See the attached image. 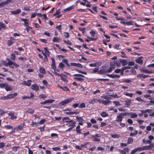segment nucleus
I'll return each mask as SVG.
<instances>
[{
	"instance_id": "nucleus-51",
	"label": "nucleus",
	"mask_w": 154,
	"mask_h": 154,
	"mask_svg": "<svg viewBox=\"0 0 154 154\" xmlns=\"http://www.w3.org/2000/svg\"><path fill=\"white\" fill-rule=\"evenodd\" d=\"M5 127L6 129H11L13 128V127L9 125H6L5 126Z\"/></svg>"
},
{
	"instance_id": "nucleus-13",
	"label": "nucleus",
	"mask_w": 154,
	"mask_h": 154,
	"mask_svg": "<svg viewBox=\"0 0 154 154\" xmlns=\"http://www.w3.org/2000/svg\"><path fill=\"white\" fill-rule=\"evenodd\" d=\"M13 88L12 86L8 85L7 84L5 88V89L7 91H11L13 89Z\"/></svg>"
},
{
	"instance_id": "nucleus-2",
	"label": "nucleus",
	"mask_w": 154,
	"mask_h": 154,
	"mask_svg": "<svg viewBox=\"0 0 154 154\" xmlns=\"http://www.w3.org/2000/svg\"><path fill=\"white\" fill-rule=\"evenodd\" d=\"M103 97L104 98L106 99L107 100H99V102L102 103L105 105H107L109 104L111 102V101L109 100L110 99H111V97Z\"/></svg>"
},
{
	"instance_id": "nucleus-12",
	"label": "nucleus",
	"mask_w": 154,
	"mask_h": 154,
	"mask_svg": "<svg viewBox=\"0 0 154 154\" xmlns=\"http://www.w3.org/2000/svg\"><path fill=\"white\" fill-rule=\"evenodd\" d=\"M21 12V10L20 9H17L16 10L11 11V13L12 14H17L20 13Z\"/></svg>"
},
{
	"instance_id": "nucleus-31",
	"label": "nucleus",
	"mask_w": 154,
	"mask_h": 154,
	"mask_svg": "<svg viewBox=\"0 0 154 154\" xmlns=\"http://www.w3.org/2000/svg\"><path fill=\"white\" fill-rule=\"evenodd\" d=\"M122 81L123 82L127 83H129L131 82V80L129 79H122Z\"/></svg>"
},
{
	"instance_id": "nucleus-43",
	"label": "nucleus",
	"mask_w": 154,
	"mask_h": 154,
	"mask_svg": "<svg viewBox=\"0 0 154 154\" xmlns=\"http://www.w3.org/2000/svg\"><path fill=\"white\" fill-rule=\"evenodd\" d=\"M137 114L135 113H131V117L132 118H135L137 117Z\"/></svg>"
},
{
	"instance_id": "nucleus-32",
	"label": "nucleus",
	"mask_w": 154,
	"mask_h": 154,
	"mask_svg": "<svg viewBox=\"0 0 154 154\" xmlns=\"http://www.w3.org/2000/svg\"><path fill=\"white\" fill-rule=\"evenodd\" d=\"M15 55L13 53H12L11 54L10 59L13 61H15Z\"/></svg>"
},
{
	"instance_id": "nucleus-37",
	"label": "nucleus",
	"mask_w": 154,
	"mask_h": 154,
	"mask_svg": "<svg viewBox=\"0 0 154 154\" xmlns=\"http://www.w3.org/2000/svg\"><path fill=\"white\" fill-rule=\"evenodd\" d=\"M0 27L1 28V29H3L4 30H5L6 29L5 25L2 22H0Z\"/></svg>"
},
{
	"instance_id": "nucleus-11",
	"label": "nucleus",
	"mask_w": 154,
	"mask_h": 154,
	"mask_svg": "<svg viewBox=\"0 0 154 154\" xmlns=\"http://www.w3.org/2000/svg\"><path fill=\"white\" fill-rule=\"evenodd\" d=\"M140 71L141 72H144L146 73H152L153 72L152 71H149L145 69L141 68Z\"/></svg>"
},
{
	"instance_id": "nucleus-33",
	"label": "nucleus",
	"mask_w": 154,
	"mask_h": 154,
	"mask_svg": "<svg viewBox=\"0 0 154 154\" xmlns=\"http://www.w3.org/2000/svg\"><path fill=\"white\" fill-rule=\"evenodd\" d=\"M138 151H142L146 150L145 146H143L141 147L137 148Z\"/></svg>"
},
{
	"instance_id": "nucleus-30",
	"label": "nucleus",
	"mask_w": 154,
	"mask_h": 154,
	"mask_svg": "<svg viewBox=\"0 0 154 154\" xmlns=\"http://www.w3.org/2000/svg\"><path fill=\"white\" fill-rule=\"evenodd\" d=\"M114 69V66H113L111 65L110 67L109 68V69L106 70V72H111L113 69Z\"/></svg>"
},
{
	"instance_id": "nucleus-56",
	"label": "nucleus",
	"mask_w": 154,
	"mask_h": 154,
	"mask_svg": "<svg viewBox=\"0 0 154 154\" xmlns=\"http://www.w3.org/2000/svg\"><path fill=\"white\" fill-rule=\"evenodd\" d=\"M51 67L52 69L54 70V71L55 72L56 70L55 63H52L51 64Z\"/></svg>"
},
{
	"instance_id": "nucleus-19",
	"label": "nucleus",
	"mask_w": 154,
	"mask_h": 154,
	"mask_svg": "<svg viewBox=\"0 0 154 154\" xmlns=\"http://www.w3.org/2000/svg\"><path fill=\"white\" fill-rule=\"evenodd\" d=\"M100 115L103 117H105L109 116L108 114L105 112H103L101 113Z\"/></svg>"
},
{
	"instance_id": "nucleus-23",
	"label": "nucleus",
	"mask_w": 154,
	"mask_h": 154,
	"mask_svg": "<svg viewBox=\"0 0 154 154\" xmlns=\"http://www.w3.org/2000/svg\"><path fill=\"white\" fill-rule=\"evenodd\" d=\"M22 21L24 22V25L26 26H28L29 23L28 22V20L26 19L22 18L21 19Z\"/></svg>"
},
{
	"instance_id": "nucleus-57",
	"label": "nucleus",
	"mask_w": 154,
	"mask_h": 154,
	"mask_svg": "<svg viewBox=\"0 0 154 154\" xmlns=\"http://www.w3.org/2000/svg\"><path fill=\"white\" fill-rule=\"evenodd\" d=\"M62 120L64 122H65V121H69V120H71L68 117H65L63 118L62 119Z\"/></svg>"
},
{
	"instance_id": "nucleus-3",
	"label": "nucleus",
	"mask_w": 154,
	"mask_h": 154,
	"mask_svg": "<svg viewBox=\"0 0 154 154\" xmlns=\"http://www.w3.org/2000/svg\"><path fill=\"white\" fill-rule=\"evenodd\" d=\"M101 134H97L94 135H92L91 137L90 138V139L93 138V141L94 142H99L100 141V139L98 138H100L101 137Z\"/></svg>"
},
{
	"instance_id": "nucleus-25",
	"label": "nucleus",
	"mask_w": 154,
	"mask_h": 154,
	"mask_svg": "<svg viewBox=\"0 0 154 154\" xmlns=\"http://www.w3.org/2000/svg\"><path fill=\"white\" fill-rule=\"evenodd\" d=\"M14 97H0V99L2 100H5L13 98Z\"/></svg>"
},
{
	"instance_id": "nucleus-50",
	"label": "nucleus",
	"mask_w": 154,
	"mask_h": 154,
	"mask_svg": "<svg viewBox=\"0 0 154 154\" xmlns=\"http://www.w3.org/2000/svg\"><path fill=\"white\" fill-rule=\"evenodd\" d=\"M111 137L114 138H117L119 137V135L118 134H113L111 135Z\"/></svg>"
},
{
	"instance_id": "nucleus-4",
	"label": "nucleus",
	"mask_w": 154,
	"mask_h": 154,
	"mask_svg": "<svg viewBox=\"0 0 154 154\" xmlns=\"http://www.w3.org/2000/svg\"><path fill=\"white\" fill-rule=\"evenodd\" d=\"M65 122L67 123L66 124V125L72 128H74L75 127L76 122L74 120H71L69 121H66Z\"/></svg>"
},
{
	"instance_id": "nucleus-34",
	"label": "nucleus",
	"mask_w": 154,
	"mask_h": 154,
	"mask_svg": "<svg viewBox=\"0 0 154 154\" xmlns=\"http://www.w3.org/2000/svg\"><path fill=\"white\" fill-rule=\"evenodd\" d=\"M133 142V139L131 137H129L128 138L127 141V144H129Z\"/></svg>"
},
{
	"instance_id": "nucleus-52",
	"label": "nucleus",
	"mask_w": 154,
	"mask_h": 154,
	"mask_svg": "<svg viewBox=\"0 0 154 154\" xmlns=\"http://www.w3.org/2000/svg\"><path fill=\"white\" fill-rule=\"evenodd\" d=\"M91 36L92 37H94L95 35V32L94 31H91L89 32Z\"/></svg>"
},
{
	"instance_id": "nucleus-38",
	"label": "nucleus",
	"mask_w": 154,
	"mask_h": 154,
	"mask_svg": "<svg viewBox=\"0 0 154 154\" xmlns=\"http://www.w3.org/2000/svg\"><path fill=\"white\" fill-rule=\"evenodd\" d=\"M62 62L66 64L67 66L68 67H69L70 65L68 63L67 60L65 59H64L62 60Z\"/></svg>"
},
{
	"instance_id": "nucleus-18",
	"label": "nucleus",
	"mask_w": 154,
	"mask_h": 154,
	"mask_svg": "<svg viewBox=\"0 0 154 154\" xmlns=\"http://www.w3.org/2000/svg\"><path fill=\"white\" fill-rule=\"evenodd\" d=\"M80 126L79 125H78L76 127V131L77 133L80 134L81 133L82 130L80 128Z\"/></svg>"
},
{
	"instance_id": "nucleus-46",
	"label": "nucleus",
	"mask_w": 154,
	"mask_h": 154,
	"mask_svg": "<svg viewBox=\"0 0 154 154\" xmlns=\"http://www.w3.org/2000/svg\"><path fill=\"white\" fill-rule=\"evenodd\" d=\"M7 84L6 83H3L0 84V87L1 88H5Z\"/></svg>"
},
{
	"instance_id": "nucleus-7",
	"label": "nucleus",
	"mask_w": 154,
	"mask_h": 154,
	"mask_svg": "<svg viewBox=\"0 0 154 154\" xmlns=\"http://www.w3.org/2000/svg\"><path fill=\"white\" fill-rule=\"evenodd\" d=\"M55 101L53 100H47L44 101H42L40 103L41 104H44L47 103H51Z\"/></svg>"
},
{
	"instance_id": "nucleus-36",
	"label": "nucleus",
	"mask_w": 154,
	"mask_h": 154,
	"mask_svg": "<svg viewBox=\"0 0 154 154\" xmlns=\"http://www.w3.org/2000/svg\"><path fill=\"white\" fill-rule=\"evenodd\" d=\"M121 62L122 64V66H125L128 64V62L126 60H121Z\"/></svg>"
},
{
	"instance_id": "nucleus-1",
	"label": "nucleus",
	"mask_w": 154,
	"mask_h": 154,
	"mask_svg": "<svg viewBox=\"0 0 154 154\" xmlns=\"http://www.w3.org/2000/svg\"><path fill=\"white\" fill-rule=\"evenodd\" d=\"M7 61L8 62H7L5 60H3L2 61V63L5 66H11V67L12 68H13L14 67L17 68L19 66V65L16 64L15 62L11 60L10 59L8 58L6 59Z\"/></svg>"
},
{
	"instance_id": "nucleus-29",
	"label": "nucleus",
	"mask_w": 154,
	"mask_h": 154,
	"mask_svg": "<svg viewBox=\"0 0 154 154\" xmlns=\"http://www.w3.org/2000/svg\"><path fill=\"white\" fill-rule=\"evenodd\" d=\"M74 8V6H71L64 9V11L65 12L68 11Z\"/></svg>"
},
{
	"instance_id": "nucleus-53",
	"label": "nucleus",
	"mask_w": 154,
	"mask_h": 154,
	"mask_svg": "<svg viewBox=\"0 0 154 154\" xmlns=\"http://www.w3.org/2000/svg\"><path fill=\"white\" fill-rule=\"evenodd\" d=\"M23 126L21 125H19L17 127V130L21 131L23 129Z\"/></svg>"
},
{
	"instance_id": "nucleus-27",
	"label": "nucleus",
	"mask_w": 154,
	"mask_h": 154,
	"mask_svg": "<svg viewBox=\"0 0 154 154\" xmlns=\"http://www.w3.org/2000/svg\"><path fill=\"white\" fill-rule=\"evenodd\" d=\"M86 107V105L85 103H79V108H82Z\"/></svg>"
},
{
	"instance_id": "nucleus-24",
	"label": "nucleus",
	"mask_w": 154,
	"mask_h": 154,
	"mask_svg": "<svg viewBox=\"0 0 154 154\" xmlns=\"http://www.w3.org/2000/svg\"><path fill=\"white\" fill-rule=\"evenodd\" d=\"M39 71L40 72L43 74H45L46 72L45 70V69L42 67H40L39 68Z\"/></svg>"
},
{
	"instance_id": "nucleus-8",
	"label": "nucleus",
	"mask_w": 154,
	"mask_h": 154,
	"mask_svg": "<svg viewBox=\"0 0 154 154\" xmlns=\"http://www.w3.org/2000/svg\"><path fill=\"white\" fill-rule=\"evenodd\" d=\"M32 82V81L31 80H29L27 81H23V82L22 84L28 86H29L31 85L30 82Z\"/></svg>"
},
{
	"instance_id": "nucleus-10",
	"label": "nucleus",
	"mask_w": 154,
	"mask_h": 154,
	"mask_svg": "<svg viewBox=\"0 0 154 154\" xmlns=\"http://www.w3.org/2000/svg\"><path fill=\"white\" fill-rule=\"evenodd\" d=\"M145 149L146 150H149L152 149V148L154 147V144L153 143H151L150 144L147 146H145Z\"/></svg>"
},
{
	"instance_id": "nucleus-45",
	"label": "nucleus",
	"mask_w": 154,
	"mask_h": 154,
	"mask_svg": "<svg viewBox=\"0 0 154 154\" xmlns=\"http://www.w3.org/2000/svg\"><path fill=\"white\" fill-rule=\"evenodd\" d=\"M73 76L75 77H81L83 78L85 77V76L84 75L81 74H74L73 75Z\"/></svg>"
},
{
	"instance_id": "nucleus-28",
	"label": "nucleus",
	"mask_w": 154,
	"mask_h": 154,
	"mask_svg": "<svg viewBox=\"0 0 154 154\" xmlns=\"http://www.w3.org/2000/svg\"><path fill=\"white\" fill-rule=\"evenodd\" d=\"M74 79L76 80L77 81L83 82V81L84 79L82 78L79 77H75L73 78Z\"/></svg>"
},
{
	"instance_id": "nucleus-17",
	"label": "nucleus",
	"mask_w": 154,
	"mask_h": 154,
	"mask_svg": "<svg viewBox=\"0 0 154 154\" xmlns=\"http://www.w3.org/2000/svg\"><path fill=\"white\" fill-rule=\"evenodd\" d=\"M106 72V70L105 68H103L100 69L98 71V73L99 74H102L105 73Z\"/></svg>"
},
{
	"instance_id": "nucleus-44",
	"label": "nucleus",
	"mask_w": 154,
	"mask_h": 154,
	"mask_svg": "<svg viewBox=\"0 0 154 154\" xmlns=\"http://www.w3.org/2000/svg\"><path fill=\"white\" fill-rule=\"evenodd\" d=\"M87 38H88L89 40H90V41H95L97 39V38H94L92 37H90L89 36L87 35Z\"/></svg>"
},
{
	"instance_id": "nucleus-41",
	"label": "nucleus",
	"mask_w": 154,
	"mask_h": 154,
	"mask_svg": "<svg viewBox=\"0 0 154 154\" xmlns=\"http://www.w3.org/2000/svg\"><path fill=\"white\" fill-rule=\"evenodd\" d=\"M34 110L30 109H28L27 111V112L32 114L34 112Z\"/></svg>"
},
{
	"instance_id": "nucleus-63",
	"label": "nucleus",
	"mask_w": 154,
	"mask_h": 154,
	"mask_svg": "<svg viewBox=\"0 0 154 154\" xmlns=\"http://www.w3.org/2000/svg\"><path fill=\"white\" fill-rule=\"evenodd\" d=\"M5 145V144L3 142L0 143V149H2L4 147Z\"/></svg>"
},
{
	"instance_id": "nucleus-49",
	"label": "nucleus",
	"mask_w": 154,
	"mask_h": 154,
	"mask_svg": "<svg viewBox=\"0 0 154 154\" xmlns=\"http://www.w3.org/2000/svg\"><path fill=\"white\" fill-rule=\"evenodd\" d=\"M31 127H34L38 125L37 123L36 122H32V123L31 124Z\"/></svg>"
},
{
	"instance_id": "nucleus-55",
	"label": "nucleus",
	"mask_w": 154,
	"mask_h": 154,
	"mask_svg": "<svg viewBox=\"0 0 154 154\" xmlns=\"http://www.w3.org/2000/svg\"><path fill=\"white\" fill-rule=\"evenodd\" d=\"M19 148V147L18 146H14L12 148V150L14 152H16L17 151V148Z\"/></svg>"
},
{
	"instance_id": "nucleus-21",
	"label": "nucleus",
	"mask_w": 154,
	"mask_h": 154,
	"mask_svg": "<svg viewBox=\"0 0 154 154\" xmlns=\"http://www.w3.org/2000/svg\"><path fill=\"white\" fill-rule=\"evenodd\" d=\"M136 62L140 64H142L143 63V61L141 59V57H139L136 60Z\"/></svg>"
},
{
	"instance_id": "nucleus-54",
	"label": "nucleus",
	"mask_w": 154,
	"mask_h": 154,
	"mask_svg": "<svg viewBox=\"0 0 154 154\" xmlns=\"http://www.w3.org/2000/svg\"><path fill=\"white\" fill-rule=\"evenodd\" d=\"M45 121V119H41L38 122V124L39 125H41L44 123Z\"/></svg>"
},
{
	"instance_id": "nucleus-64",
	"label": "nucleus",
	"mask_w": 154,
	"mask_h": 154,
	"mask_svg": "<svg viewBox=\"0 0 154 154\" xmlns=\"http://www.w3.org/2000/svg\"><path fill=\"white\" fill-rule=\"evenodd\" d=\"M118 151L120 152L121 154H126L125 152L123 150H121L120 149H118Z\"/></svg>"
},
{
	"instance_id": "nucleus-35",
	"label": "nucleus",
	"mask_w": 154,
	"mask_h": 154,
	"mask_svg": "<svg viewBox=\"0 0 154 154\" xmlns=\"http://www.w3.org/2000/svg\"><path fill=\"white\" fill-rule=\"evenodd\" d=\"M142 142L143 143H145V144H147V143L150 144L152 142V141L150 140H146L145 139H143L142 140Z\"/></svg>"
},
{
	"instance_id": "nucleus-22",
	"label": "nucleus",
	"mask_w": 154,
	"mask_h": 154,
	"mask_svg": "<svg viewBox=\"0 0 154 154\" xmlns=\"http://www.w3.org/2000/svg\"><path fill=\"white\" fill-rule=\"evenodd\" d=\"M76 119L78 120L79 123L83 122V121H85V120L82 118V117H79L78 116H77L76 117Z\"/></svg>"
},
{
	"instance_id": "nucleus-60",
	"label": "nucleus",
	"mask_w": 154,
	"mask_h": 154,
	"mask_svg": "<svg viewBox=\"0 0 154 154\" xmlns=\"http://www.w3.org/2000/svg\"><path fill=\"white\" fill-rule=\"evenodd\" d=\"M120 78L119 75L116 74H112V78Z\"/></svg>"
},
{
	"instance_id": "nucleus-26",
	"label": "nucleus",
	"mask_w": 154,
	"mask_h": 154,
	"mask_svg": "<svg viewBox=\"0 0 154 154\" xmlns=\"http://www.w3.org/2000/svg\"><path fill=\"white\" fill-rule=\"evenodd\" d=\"M52 41L54 42H60V39L59 38L54 37L53 38Z\"/></svg>"
},
{
	"instance_id": "nucleus-42",
	"label": "nucleus",
	"mask_w": 154,
	"mask_h": 154,
	"mask_svg": "<svg viewBox=\"0 0 154 154\" xmlns=\"http://www.w3.org/2000/svg\"><path fill=\"white\" fill-rule=\"evenodd\" d=\"M131 112H126L125 113H122L121 114L122 115H123L124 116H131Z\"/></svg>"
},
{
	"instance_id": "nucleus-16",
	"label": "nucleus",
	"mask_w": 154,
	"mask_h": 154,
	"mask_svg": "<svg viewBox=\"0 0 154 154\" xmlns=\"http://www.w3.org/2000/svg\"><path fill=\"white\" fill-rule=\"evenodd\" d=\"M8 115L9 116H11V119H16L17 118V117L16 116H14V113L12 112H10Z\"/></svg>"
},
{
	"instance_id": "nucleus-62",
	"label": "nucleus",
	"mask_w": 154,
	"mask_h": 154,
	"mask_svg": "<svg viewBox=\"0 0 154 154\" xmlns=\"http://www.w3.org/2000/svg\"><path fill=\"white\" fill-rule=\"evenodd\" d=\"M95 64L96 65V67L99 66L101 65L102 63L100 62H97L96 63H95Z\"/></svg>"
},
{
	"instance_id": "nucleus-48",
	"label": "nucleus",
	"mask_w": 154,
	"mask_h": 154,
	"mask_svg": "<svg viewBox=\"0 0 154 154\" xmlns=\"http://www.w3.org/2000/svg\"><path fill=\"white\" fill-rule=\"evenodd\" d=\"M75 70L77 71L79 73H82V74H84V75H87V74L86 72H83V71H81V70H78L77 69H75Z\"/></svg>"
},
{
	"instance_id": "nucleus-39",
	"label": "nucleus",
	"mask_w": 154,
	"mask_h": 154,
	"mask_svg": "<svg viewBox=\"0 0 154 154\" xmlns=\"http://www.w3.org/2000/svg\"><path fill=\"white\" fill-rule=\"evenodd\" d=\"M61 79L65 83H66L67 81L66 79V78L62 75L60 77Z\"/></svg>"
},
{
	"instance_id": "nucleus-59",
	"label": "nucleus",
	"mask_w": 154,
	"mask_h": 154,
	"mask_svg": "<svg viewBox=\"0 0 154 154\" xmlns=\"http://www.w3.org/2000/svg\"><path fill=\"white\" fill-rule=\"evenodd\" d=\"M90 122L93 124H96L97 123L96 120L94 119H91L90 120Z\"/></svg>"
},
{
	"instance_id": "nucleus-20",
	"label": "nucleus",
	"mask_w": 154,
	"mask_h": 154,
	"mask_svg": "<svg viewBox=\"0 0 154 154\" xmlns=\"http://www.w3.org/2000/svg\"><path fill=\"white\" fill-rule=\"evenodd\" d=\"M137 77L138 78H142L144 79L148 77L149 76L148 75H145L143 74H140L138 75L137 76Z\"/></svg>"
},
{
	"instance_id": "nucleus-58",
	"label": "nucleus",
	"mask_w": 154,
	"mask_h": 154,
	"mask_svg": "<svg viewBox=\"0 0 154 154\" xmlns=\"http://www.w3.org/2000/svg\"><path fill=\"white\" fill-rule=\"evenodd\" d=\"M138 151L137 148L134 149V150H132L131 153V154H134L135 152H137Z\"/></svg>"
},
{
	"instance_id": "nucleus-47",
	"label": "nucleus",
	"mask_w": 154,
	"mask_h": 154,
	"mask_svg": "<svg viewBox=\"0 0 154 154\" xmlns=\"http://www.w3.org/2000/svg\"><path fill=\"white\" fill-rule=\"evenodd\" d=\"M52 149L53 150L55 151L57 150L60 151L61 150L60 148L58 147H53L52 148Z\"/></svg>"
},
{
	"instance_id": "nucleus-15",
	"label": "nucleus",
	"mask_w": 154,
	"mask_h": 154,
	"mask_svg": "<svg viewBox=\"0 0 154 154\" xmlns=\"http://www.w3.org/2000/svg\"><path fill=\"white\" fill-rule=\"evenodd\" d=\"M65 66V65L64 64H63L61 62L59 64L58 67L60 69V70L62 71L63 70V68Z\"/></svg>"
},
{
	"instance_id": "nucleus-14",
	"label": "nucleus",
	"mask_w": 154,
	"mask_h": 154,
	"mask_svg": "<svg viewBox=\"0 0 154 154\" xmlns=\"http://www.w3.org/2000/svg\"><path fill=\"white\" fill-rule=\"evenodd\" d=\"M100 99H97L95 98H93L92 100L89 102V103L90 104H94V103H96L97 102H99V100Z\"/></svg>"
},
{
	"instance_id": "nucleus-40",
	"label": "nucleus",
	"mask_w": 154,
	"mask_h": 154,
	"mask_svg": "<svg viewBox=\"0 0 154 154\" xmlns=\"http://www.w3.org/2000/svg\"><path fill=\"white\" fill-rule=\"evenodd\" d=\"M131 103V101L130 100H128L125 101V106L127 107L130 105Z\"/></svg>"
},
{
	"instance_id": "nucleus-9",
	"label": "nucleus",
	"mask_w": 154,
	"mask_h": 154,
	"mask_svg": "<svg viewBox=\"0 0 154 154\" xmlns=\"http://www.w3.org/2000/svg\"><path fill=\"white\" fill-rule=\"evenodd\" d=\"M31 88L35 91H37L39 89V87L38 85L35 84L32 85L31 87Z\"/></svg>"
},
{
	"instance_id": "nucleus-61",
	"label": "nucleus",
	"mask_w": 154,
	"mask_h": 154,
	"mask_svg": "<svg viewBox=\"0 0 154 154\" xmlns=\"http://www.w3.org/2000/svg\"><path fill=\"white\" fill-rule=\"evenodd\" d=\"M45 127V125H44L42 127H40L38 128V129H40L41 131H43L44 130V128Z\"/></svg>"
},
{
	"instance_id": "nucleus-6",
	"label": "nucleus",
	"mask_w": 154,
	"mask_h": 154,
	"mask_svg": "<svg viewBox=\"0 0 154 154\" xmlns=\"http://www.w3.org/2000/svg\"><path fill=\"white\" fill-rule=\"evenodd\" d=\"M120 113L117 116L116 119L115 121L117 122H121L122 120V119L123 118V115H122Z\"/></svg>"
},
{
	"instance_id": "nucleus-5",
	"label": "nucleus",
	"mask_w": 154,
	"mask_h": 154,
	"mask_svg": "<svg viewBox=\"0 0 154 154\" xmlns=\"http://www.w3.org/2000/svg\"><path fill=\"white\" fill-rule=\"evenodd\" d=\"M74 100L73 97H71L69 98H67L65 100H63L61 102H60L59 103V106H61L63 105H64L68 103H69L71 101L73 100Z\"/></svg>"
}]
</instances>
